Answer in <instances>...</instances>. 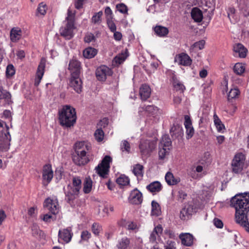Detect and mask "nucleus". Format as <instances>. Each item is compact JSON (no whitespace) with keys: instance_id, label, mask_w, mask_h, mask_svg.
Masks as SVG:
<instances>
[{"instance_id":"61","label":"nucleus","mask_w":249,"mask_h":249,"mask_svg":"<svg viewBox=\"0 0 249 249\" xmlns=\"http://www.w3.org/2000/svg\"><path fill=\"white\" fill-rule=\"evenodd\" d=\"M107 23L108 26L110 30V31L112 32H115L116 30V26L115 24L112 21V19H107Z\"/></svg>"},{"instance_id":"7","label":"nucleus","mask_w":249,"mask_h":249,"mask_svg":"<svg viewBox=\"0 0 249 249\" xmlns=\"http://www.w3.org/2000/svg\"><path fill=\"white\" fill-rule=\"evenodd\" d=\"M111 161L112 159L110 156H106L102 160L101 162L95 167L96 173L100 177L105 178L108 173L110 167L109 163Z\"/></svg>"},{"instance_id":"27","label":"nucleus","mask_w":249,"mask_h":249,"mask_svg":"<svg viewBox=\"0 0 249 249\" xmlns=\"http://www.w3.org/2000/svg\"><path fill=\"white\" fill-rule=\"evenodd\" d=\"M162 188V185L158 181L152 182L146 186V189L153 194L160 192Z\"/></svg>"},{"instance_id":"12","label":"nucleus","mask_w":249,"mask_h":249,"mask_svg":"<svg viewBox=\"0 0 249 249\" xmlns=\"http://www.w3.org/2000/svg\"><path fill=\"white\" fill-rule=\"evenodd\" d=\"M68 69L71 73V76H79L81 69L80 62L75 59L71 60L69 62Z\"/></svg>"},{"instance_id":"54","label":"nucleus","mask_w":249,"mask_h":249,"mask_svg":"<svg viewBox=\"0 0 249 249\" xmlns=\"http://www.w3.org/2000/svg\"><path fill=\"white\" fill-rule=\"evenodd\" d=\"M142 108L149 113H153L157 110V107L153 105L143 106Z\"/></svg>"},{"instance_id":"63","label":"nucleus","mask_w":249,"mask_h":249,"mask_svg":"<svg viewBox=\"0 0 249 249\" xmlns=\"http://www.w3.org/2000/svg\"><path fill=\"white\" fill-rule=\"evenodd\" d=\"M37 211L36 208L31 207L28 211V214L31 217H35L36 215Z\"/></svg>"},{"instance_id":"57","label":"nucleus","mask_w":249,"mask_h":249,"mask_svg":"<svg viewBox=\"0 0 249 249\" xmlns=\"http://www.w3.org/2000/svg\"><path fill=\"white\" fill-rule=\"evenodd\" d=\"M117 10L121 13L125 14L127 12V8L125 5L123 3L117 4L116 5Z\"/></svg>"},{"instance_id":"31","label":"nucleus","mask_w":249,"mask_h":249,"mask_svg":"<svg viewBox=\"0 0 249 249\" xmlns=\"http://www.w3.org/2000/svg\"><path fill=\"white\" fill-rule=\"evenodd\" d=\"M236 221L237 223L245 228L247 231L249 232V223L248 221L247 215H235Z\"/></svg>"},{"instance_id":"38","label":"nucleus","mask_w":249,"mask_h":249,"mask_svg":"<svg viewBox=\"0 0 249 249\" xmlns=\"http://www.w3.org/2000/svg\"><path fill=\"white\" fill-rule=\"evenodd\" d=\"M213 121L214 125L218 132H222L224 129H225L224 125L222 124V122L216 113H214L213 115Z\"/></svg>"},{"instance_id":"51","label":"nucleus","mask_w":249,"mask_h":249,"mask_svg":"<svg viewBox=\"0 0 249 249\" xmlns=\"http://www.w3.org/2000/svg\"><path fill=\"white\" fill-rule=\"evenodd\" d=\"M42 231L39 229V227L36 225H33L32 227V234L36 238L39 237L42 234Z\"/></svg>"},{"instance_id":"28","label":"nucleus","mask_w":249,"mask_h":249,"mask_svg":"<svg viewBox=\"0 0 249 249\" xmlns=\"http://www.w3.org/2000/svg\"><path fill=\"white\" fill-rule=\"evenodd\" d=\"M22 36V31L18 27H15L11 29L10 31V39L15 42L19 40Z\"/></svg>"},{"instance_id":"37","label":"nucleus","mask_w":249,"mask_h":249,"mask_svg":"<svg viewBox=\"0 0 249 249\" xmlns=\"http://www.w3.org/2000/svg\"><path fill=\"white\" fill-rule=\"evenodd\" d=\"M72 184L74 187V191L72 192H79L82 187V181L79 177H73L72 180Z\"/></svg>"},{"instance_id":"24","label":"nucleus","mask_w":249,"mask_h":249,"mask_svg":"<svg viewBox=\"0 0 249 249\" xmlns=\"http://www.w3.org/2000/svg\"><path fill=\"white\" fill-rule=\"evenodd\" d=\"M128 55L127 50L122 52L114 57L112 61V65L114 66H117L121 64L125 61Z\"/></svg>"},{"instance_id":"6","label":"nucleus","mask_w":249,"mask_h":249,"mask_svg":"<svg viewBox=\"0 0 249 249\" xmlns=\"http://www.w3.org/2000/svg\"><path fill=\"white\" fill-rule=\"evenodd\" d=\"M156 143L153 141L141 140L139 144V149L142 157H147L155 148Z\"/></svg>"},{"instance_id":"58","label":"nucleus","mask_w":249,"mask_h":249,"mask_svg":"<svg viewBox=\"0 0 249 249\" xmlns=\"http://www.w3.org/2000/svg\"><path fill=\"white\" fill-rule=\"evenodd\" d=\"M105 14L107 19H112L113 18V13L109 7H107L105 9Z\"/></svg>"},{"instance_id":"55","label":"nucleus","mask_w":249,"mask_h":249,"mask_svg":"<svg viewBox=\"0 0 249 249\" xmlns=\"http://www.w3.org/2000/svg\"><path fill=\"white\" fill-rule=\"evenodd\" d=\"M47 7L46 4L43 2L40 3L37 8L38 12L42 15H44L47 11Z\"/></svg>"},{"instance_id":"14","label":"nucleus","mask_w":249,"mask_h":249,"mask_svg":"<svg viewBox=\"0 0 249 249\" xmlns=\"http://www.w3.org/2000/svg\"><path fill=\"white\" fill-rule=\"evenodd\" d=\"M69 85L77 93L82 91V82L79 76H71Z\"/></svg>"},{"instance_id":"19","label":"nucleus","mask_w":249,"mask_h":249,"mask_svg":"<svg viewBox=\"0 0 249 249\" xmlns=\"http://www.w3.org/2000/svg\"><path fill=\"white\" fill-rule=\"evenodd\" d=\"M74 187L72 184H69L65 189L66 199L69 202L74 199L79 194V192H72V191H74Z\"/></svg>"},{"instance_id":"47","label":"nucleus","mask_w":249,"mask_h":249,"mask_svg":"<svg viewBox=\"0 0 249 249\" xmlns=\"http://www.w3.org/2000/svg\"><path fill=\"white\" fill-rule=\"evenodd\" d=\"M159 156L160 160H163L169 153L170 148L159 147Z\"/></svg>"},{"instance_id":"4","label":"nucleus","mask_w":249,"mask_h":249,"mask_svg":"<svg viewBox=\"0 0 249 249\" xmlns=\"http://www.w3.org/2000/svg\"><path fill=\"white\" fill-rule=\"evenodd\" d=\"M11 140L9 127L3 121L0 120V153L9 150Z\"/></svg>"},{"instance_id":"44","label":"nucleus","mask_w":249,"mask_h":249,"mask_svg":"<svg viewBox=\"0 0 249 249\" xmlns=\"http://www.w3.org/2000/svg\"><path fill=\"white\" fill-rule=\"evenodd\" d=\"M245 67L244 64L240 63H236L233 68L234 72L238 75L242 74L245 71Z\"/></svg>"},{"instance_id":"60","label":"nucleus","mask_w":249,"mask_h":249,"mask_svg":"<svg viewBox=\"0 0 249 249\" xmlns=\"http://www.w3.org/2000/svg\"><path fill=\"white\" fill-rule=\"evenodd\" d=\"M81 237L82 240L87 241L91 237V234L88 231H84L81 233Z\"/></svg>"},{"instance_id":"45","label":"nucleus","mask_w":249,"mask_h":249,"mask_svg":"<svg viewBox=\"0 0 249 249\" xmlns=\"http://www.w3.org/2000/svg\"><path fill=\"white\" fill-rule=\"evenodd\" d=\"M120 148L123 152L127 154L130 152V146L129 143L126 140L122 141L120 144Z\"/></svg>"},{"instance_id":"35","label":"nucleus","mask_w":249,"mask_h":249,"mask_svg":"<svg viewBox=\"0 0 249 249\" xmlns=\"http://www.w3.org/2000/svg\"><path fill=\"white\" fill-rule=\"evenodd\" d=\"M92 181L89 177L85 178L83 183V192L85 194L89 193L92 189Z\"/></svg>"},{"instance_id":"33","label":"nucleus","mask_w":249,"mask_h":249,"mask_svg":"<svg viewBox=\"0 0 249 249\" xmlns=\"http://www.w3.org/2000/svg\"><path fill=\"white\" fill-rule=\"evenodd\" d=\"M165 179L167 183L169 185H176L180 181V179L179 178H175L173 174L170 172H168L166 174Z\"/></svg>"},{"instance_id":"36","label":"nucleus","mask_w":249,"mask_h":249,"mask_svg":"<svg viewBox=\"0 0 249 249\" xmlns=\"http://www.w3.org/2000/svg\"><path fill=\"white\" fill-rule=\"evenodd\" d=\"M97 53V50L93 48L89 47L83 51V54L86 58H91Z\"/></svg>"},{"instance_id":"2","label":"nucleus","mask_w":249,"mask_h":249,"mask_svg":"<svg viewBox=\"0 0 249 249\" xmlns=\"http://www.w3.org/2000/svg\"><path fill=\"white\" fill-rule=\"evenodd\" d=\"M75 13L69 9L67 16L60 29V34L66 39H71L74 36V31L76 29L74 24Z\"/></svg>"},{"instance_id":"3","label":"nucleus","mask_w":249,"mask_h":249,"mask_svg":"<svg viewBox=\"0 0 249 249\" xmlns=\"http://www.w3.org/2000/svg\"><path fill=\"white\" fill-rule=\"evenodd\" d=\"M60 124L66 127L73 126L76 120L75 109L70 106H64L59 111Z\"/></svg>"},{"instance_id":"56","label":"nucleus","mask_w":249,"mask_h":249,"mask_svg":"<svg viewBox=\"0 0 249 249\" xmlns=\"http://www.w3.org/2000/svg\"><path fill=\"white\" fill-rule=\"evenodd\" d=\"M164 249H176V242L172 240H167Z\"/></svg>"},{"instance_id":"16","label":"nucleus","mask_w":249,"mask_h":249,"mask_svg":"<svg viewBox=\"0 0 249 249\" xmlns=\"http://www.w3.org/2000/svg\"><path fill=\"white\" fill-rule=\"evenodd\" d=\"M75 153L80 152H89L91 146L90 143L86 142H79L75 144L74 146Z\"/></svg>"},{"instance_id":"25","label":"nucleus","mask_w":249,"mask_h":249,"mask_svg":"<svg viewBox=\"0 0 249 249\" xmlns=\"http://www.w3.org/2000/svg\"><path fill=\"white\" fill-rule=\"evenodd\" d=\"M170 133L172 137L176 138H182L184 135L182 127L178 125H174L170 129Z\"/></svg>"},{"instance_id":"53","label":"nucleus","mask_w":249,"mask_h":249,"mask_svg":"<svg viewBox=\"0 0 249 249\" xmlns=\"http://www.w3.org/2000/svg\"><path fill=\"white\" fill-rule=\"evenodd\" d=\"M91 229L94 234L95 235H98L100 232L102 230V228L101 225L96 223H94L92 226Z\"/></svg>"},{"instance_id":"17","label":"nucleus","mask_w":249,"mask_h":249,"mask_svg":"<svg viewBox=\"0 0 249 249\" xmlns=\"http://www.w3.org/2000/svg\"><path fill=\"white\" fill-rule=\"evenodd\" d=\"M45 67V62L44 60L42 59L38 66L36 73V77L35 80V85L38 86L43 76L44 72V68Z\"/></svg>"},{"instance_id":"11","label":"nucleus","mask_w":249,"mask_h":249,"mask_svg":"<svg viewBox=\"0 0 249 249\" xmlns=\"http://www.w3.org/2000/svg\"><path fill=\"white\" fill-rule=\"evenodd\" d=\"M73 156L72 160L74 163L77 165H84L88 163L89 161L87 152H80L75 153Z\"/></svg>"},{"instance_id":"39","label":"nucleus","mask_w":249,"mask_h":249,"mask_svg":"<svg viewBox=\"0 0 249 249\" xmlns=\"http://www.w3.org/2000/svg\"><path fill=\"white\" fill-rule=\"evenodd\" d=\"M205 44V42L204 40H201L195 43L190 47V52L192 53L202 49L204 47Z\"/></svg>"},{"instance_id":"29","label":"nucleus","mask_w":249,"mask_h":249,"mask_svg":"<svg viewBox=\"0 0 249 249\" xmlns=\"http://www.w3.org/2000/svg\"><path fill=\"white\" fill-rule=\"evenodd\" d=\"M203 168L201 165H198L197 166H193L191 167V170L189 172V175L194 179H197L202 177V176L196 174L200 173L203 171Z\"/></svg>"},{"instance_id":"21","label":"nucleus","mask_w":249,"mask_h":249,"mask_svg":"<svg viewBox=\"0 0 249 249\" xmlns=\"http://www.w3.org/2000/svg\"><path fill=\"white\" fill-rule=\"evenodd\" d=\"M59 238L63 240L65 243H69L71 239L72 233L70 228L59 230L58 233Z\"/></svg>"},{"instance_id":"18","label":"nucleus","mask_w":249,"mask_h":249,"mask_svg":"<svg viewBox=\"0 0 249 249\" xmlns=\"http://www.w3.org/2000/svg\"><path fill=\"white\" fill-rule=\"evenodd\" d=\"M163 228L162 226L160 224L155 227L153 231L150 233L149 236V241L152 243H154L156 241L157 239L160 237L162 233Z\"/></svg>"},{"instance_id":"64","label":"nucleus","mask_w":249,"mask_h":249,"mask_svg":"<svg viewBox=\"0 0 249 249\" xmlns=\"http://www.w3.org/2000/svg\"><path fill=\"white\" fill-rule=\"evenodd\" d=\"M94 39V36L92 34H88L86 35L84 37V40L86 42L89 43L93 40Z\"/></svg>"},{"instance_id":"52","label":"nucleus","mask_w":249,"mask_h":249,"mask_svg":"<svg viewBox=\"0 0 249 249\" xmlns=\"http://www.w3.org/2000/svg\"><path fill=\"white\" fill-rule=\"evenodd\" d=\"M94 136L97 141L101 142L104 137V133L102 129H97L94 133Z\"/></svg>"},{"instance_id":"59","label":"nucleus","mask_w":249,"mask_h":249,"mask_svg":"<svg viewBox=\"0 0 249 249\" xmlns=\"http://www.w3.org/2000/svg\"><path fill=\"white\" fill-rule=\"evenodd\" d=\"M6 72L8 76H11L13 75L15 72L14 66L12 65H8L6 68Z\"/></svg>"},{"instance_id":"9","label":"nucleus","mask_w":249,"mask_h":249,"mask_svg":"<svg viewBox=\"0 0 249 249\" xmlns=\"http://www.w3.org/2000/svg\"><path fill=\"white\" fill-rule=\"evenodd\" d=\"M42 184L47 186L51 181L53 176V173L52 166L49 165H45L43 166L42 172Z\"/></svg>"},{"instance_id":"46","label":"nucleus","mask_w":249,"mask_h":249,"mask_svg":"<svg viewBox=\"0 0 249 249\" xmlns=\"http://www.w3.org/2000/svg\"><path fill=\"white\" fill-rule=\"evenodd\" d=\"M103 15V12L99 11L95 13L91 18V22L94 24H99L102 21L101 17Z\"/></svg>"},{"instance_id":"43","label":"nucleus","mask_w":249,"mask_h":249,"mask_svg":"<svg viewBox=\"0 0 249 249\" xmlns=\"http://www.w3.org/2000/svg\"><path fill=\"white\" fill-rule=\"evenodd\" d=\"M151 207V214L155 216L159 215L160 213V210L159 204L155 201H152Z\"/></svg>"},{"instance_id":"40","label":"nucleus","mask_w":249,"mask_h":249,"mask_svg":"<svg viewBox=\"0 0 249 249\" xmlns=\"http://www.w3.org/2000/svg\"><path fill=\"white\" fill-rule=\"evenodd\" d=\"M171 146V141L169 136L167 135H163L159 147H165L170 148Z\"/></svg>"},{"instance_id":"41","label":"nucleus","mask_w":249,"mask_h":249,"mask_svg":"<svg viewBox=\"0 0 249 249\" xmlns=\"http://www.w3.org/2000/svg\"><path fill=\"white\" fill-rule=\"evenodd\" d=\"M143 167L142 165L139 164H137L134 166L133 169V173L138 178H142L143 176Z\"/></svg>"},{"instance_id":"48","label":"nucleus","mask_w":249,"mask_h":249,"mask_svg":"<svg viewBox=\"0 0 249 249\" xmlns=\"http://www.w3.org/2000/svg\"><path fill=\"white\" fill-rule=\"evenodd\" d=\"M240 94V91L237 88L231 89L228 95V99H235L238 97Z\"/></svg>"},{"instance_id":"5","label":"nucleus","mask_w":249,"mask_h":249,"mask_svg":"<svg viewBox=\"0 0 249 249\" xmlns=\"http://www.w3.org/2000/svg\"><path fill=\"white\" fill-rule=\"evenodd\" d=\"M245 158L244 155L241 153L236 154L232 161V171L236 174H244V169L246 168L245 164Z\"/></svg>"},{"instance_id":"20","label":"nucleus","mask_w":249,"mask_h":249,"mask_svg":"<svg viewBox=\"0 0 249 249\" xmlns=\"http://www.w3.org/2000/svg\"><path fill=\"white\" fill-rule=\"evenodd\" d=\"M176 61L180 65L185 66H190L192 63V59L190 56L185 53H181L176 56Z\"/></svg>"},{"instance_id":"34","label":"nucleus","mask_w":249,"mask_h":249,"mask_svg":"<svg viewBox=\"0 0 249 249\" xmlns=\"http://www.w3.org/2000/svg\"><path fill=\"white\" fill-rule=\"evenodd\" d=\"M154 31L155 34L160 37L165 36L169 33L167 28L160 25L155 26L154 28Z\"/></svg>"},{"instance_id":"50","label":"nucleus","mask_w":249,"mask_h":249,"mask_svg":"<svg viewBox=\"0 0 249 249\" xmlns=\"http://www.w3.org/2000/svg\"><path fill=\"white\" fill-rule=\"evenodd\" d=\"M173 86L176 90L179 91L181 92H183L185 89L184 86L180 81L177 80H174Z\"/></svg>"},{"instance_id":"23","label":"nucleus","mask_w":249,"mask_h":249,"mask_svg":"<svg viewBox=\"0 0 249 249\" xmlns=\"http://www.w3.org/2000/svg\"><path fill=\"white\" fill-rule=\"evenodd\" d=\"M182 245L186 246H191L193 244L194 237L189 233H181L179 236Z\"/></svg>"},{"instance_id":"8","label":"nucleus","mask_w":249,"mask_h":249,"mask_svg":"<svg viewBox=\"0 0 249 249\" xmlns=\"http://www.w3.org/2000/svg\"><path fill=\"white\" fill-rule=\"evenodd\" d=\"M44 207L53 214L58 213L60 210L58 200L55 197L46 198L44 202Z\"/></svg>"},{"instance_id":"49","label":"nucleus","mask_w":249,"mask_h":249,"mask_svg":"<svg viewBox=\"0 0 249 249\" xmlns=\"http://www.w3.org/2000/svg\"><path fill=\"white\" fill-rule=\"evenodd\" d=\"M11 95L10 93L6 90H4L1 86H0V99H5L9 101L11 99Z\"/></svg>"},{"instance_id":"22","label":"nucleus","mask_w":249,"mask_h":249,"mask_svg":"<svg viewBox=\"0 0 249 249\" xmlns=\"http://www.w3.org/2000/svg\"><path fill=\"white\" fill-rule=\"evenodd\" d=\"M233 50L234 53V56H239L241 58L246 57L247 50L242 44L240 43L235 44L233 46Z\"/></svg>"},{"instance_id":"1","label":"nucleus","mask_w":249,"mask_h":249,"mask_svg":"<svg viewBox=\"0 0 249 249\" xmlns=\"http://www.w3.org/2000/svg\"><path fill=\"white\" fill-rule=\"evenodd\" d=\"M231 206L235 209V215H247L249 211V193L236 195L231 200Z\"/></svg>"},{"instance_id":"10","label":"nucleus","mask_w":249,"mask_h":249,"mask_svg":"<svg viewBox=\"0 0 249 249\" xmlns=\"http://www.w3.org/2000/svg\"><path fill=\"white\" fill-rule=\"evenodd\" d=\"M112 71L110 69L106 66H102L98 68L96 71V76L98 80L104 81L107 76H110Z\"/></svg>"},{"instance_id":"62","label":"nucleus","mask_w":249,"mask_h":249,"mask_svg":"<svg viewBox=\"0 0 249 249\" xmlns=\"http://www.w3.org/2000/svg\"><path fill=\"white\" fill-rule=\"evenodd\" d=\"M190 216L187 214L186 211L183 208L180 212V218L183 220L189 219Z\"/></svg>"},{"instance_id":"26","label":"nucleus","mask_w":249,"mask_h":249,"mask_svg":"<svg viewBox=\"0 0 249 249\" xmlns=\"http://www.w3.org/2000/svg\"><path fill=\"white\" fill-rule=\"evenodd\" d=\"M139 93L142 100H147L150 96L151 89L147 85H142L140 88Z\"/></svg>"},{"instance_id":"32","label":"nucleus","mask_w":249,"mask_h":249,"mask_svg":"<svg viewBox=\"0 0 249 249\" xmlns=\"http://www.w3.org/2000/svg\"><path fill=\"white\" fill-rule=\"evenodd\" d=\"M130 243L129 238L124 236L118 239L116 244V247L118 249H126L129 246Z\"/></svg>"},{"instance_id":"13","label":"nucleus","mask_w":249,"mask_h":249,"mask_svg":"<svg viewBox=\"0 0 249 249\" xmlns=\"http://www.w3.org/2000/svg\"><path fill=\"white\" fill-rule=\"evenodd\" d=\"M130 203L134 204H140L142 201V195L141 192L137 189L132 190L128 197Z\"/></svg>"},{"instance_id":"15","label":"nucleus","mask_w":249,"mask_h":249,"mask_svg":"<svg viewBox=\"0 0 249 249\" xmlns=\"http://www.w3.org/2000/svg\"><path fill=\"white\" fill-rule=\"evenodd\" d=\"M184 120V125L186 128V138L189 139L192 137L194 134V129L189 116L185 115Z\"/></svg>"},{"instance_id":"30","label":"nucleus","mask_w":249,"mask_h":249,"mask_svg":"<svg viewBox=\"0 0 249 249\" xmlns=\"http://www.w3.org/2000/svg\"><path fill=\"white\" fill-rule=\"evenodd\" d=\"M191 17L195 21L200 22L202 20L203 15L202 11L198 8H193L191 11Z\"/></svg>"},{"instance_id":"42","label":"nucleus","mask_w":249,"mask_h":249,"mask_svg":"<svg viewBox=\"0 0 249 249\" xmlns=\"http://www.w3.org/2000/svg\"><path fill=\"white\" fill-rule=\"evenodd\" d=\"M129 178L124 175H121L116 180L117 183L121 186L129 185Z\"/></svg>"}]
</instances>
